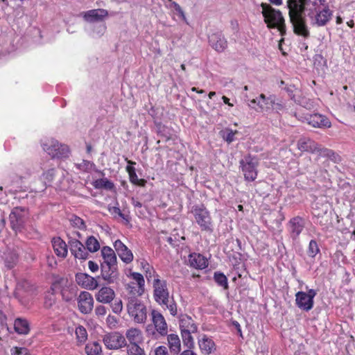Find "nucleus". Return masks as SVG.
Listing matches in <instances>:
<instances>
[{"label": "nucleus", "instance_id": "nucleus-64", "mask_svg": "<svg viewBox=\"0 0 355 355\" xmlns=\"http://www.w3.org/2000/svg\"><path fill=\"white\" fill-rule=\"evenodd\" d=\"M269 1L272 3V4H275L276 6H279L282 3V0H269Z\"/></svg>", "mask_w": 355, "mask_h": 355}, {"label": "nucleus", "instance_id": "nucleus-20", "mask_svg": "<svg viewBox=\"0 0 355 355\" xmlns=\"http://www.w3.org/2000/svg\"><path fill=\"white\" fill-rule=\"evenodd\" d=\"M209 42L211 47L218 52H223L227 46L225 37L220 33L211 34L209 37Z\"/></svg>", "mask_w": 355, "mask_h": 355}, {"label": "nucleus", "instance_id": "nucleus-48", "mask_svg": "<svg viewBox=\"0 0 355 355\" xmlns=\"http://www.w3.org/2000/svg\"><path fill=\"white\" fill-rule=\"evenodd\" d=\"M161 305L166 306L172 315L174 316L177 314V305L173 300H171L169 299L166 304H163Z\"/></svg>", "mask_w": 355, "mask_h": 355}, {"label": "nucleus", "instance_id": "nucleus-27", "mask_svg": "<svg viewBox=\"0 0 355 355\" xmlns=\"http://www.w3.org/2000/svg\"><path fill=\"white\" fill-rule=\"evenodd\" d=\"M304 227L303 218L297 216L289 221V229L293 238H297L301 234Z\"/></svg>", "mask_w": 355, "mask_h": 355}, {"label": "nucleus", "instance_id": "nucleus-29", "mask_svg": "<svg viewBox=\"0 0 355 355\" xmlns=\"http://www.w3.org/2000/svg\"><path fill=\"white\" fill-rule=\"evenodd\" d=\"M198 345L205 354H209L216 350V345L214 340L206 335H202L198 340Z\"/></svg>", "mask_w": 355, "mask_h": 355}, {"label": "nucleus", "instance_id": "nucleus-30", "mask_svg": "<svg viewBox=\"0 0 355 355\" xmlns=\"http://www.w3.org/2000/svg\"><path fill=\"white\" fill-rule=\"evenodd\" d=\"M52 245L55 254L61 258H65L67 255V245L60 237H55L52 239Z\"/></svg>", "mask_w": 355, "mask_h": 355}, {"label": "nucleus", "instance_id": "nucleus-49", "mask_svg": "<svg viewBox=\"0 0 355 355\" xmlns=\"http://www.w3.org/2000/svg\"><path fill=\"white\" fill-rule=\"evenodd\" d=\"M112 309L114 313H120L123 309V302L121 300H115L112 304Z\"/></svg>", "mask_w": 355, "mask_h": 355}, {"label": "nucleus", "instance_id": "nucleus-25", "mask_svg": "<svg viewBox=\"0 0 355 355\" xmlns=\"http://www.w3.org/2000/svg\"><path fill=\"white\" fill-rule=\"evenodd\" d=\"M180 329L181 332L198 331V326L191 317L187 315H182L180 318Z\"/></svg>", "mask_w": 355, "mask_h": 355}, {"label": "nucleus", "instance_id": "nucleus-2", "mask_svg": "<svg viewBox=\"0 0 355 355\" xmlns=\"http://www.w3.org/2000/svg\"><path fill=\"white\" fill-rule=\"evenodd\" d=\"M261 6L264 21L268 27L277 28L283 34L285 32V24L284 19L280 11L274 9L268 3H262Z\"/></svg>", "mask_w": 355, "mask_h": 355}, {"label": "nucleus", "instance_id": "nucleus-14", "mask_svg": "<svg viewBox=\"0 0 355 355\" xmlns=\"http://www.w3.org/2000/svg\"><path fill=\"white\" fill-rule=\"evenodd\" d=\"M78 306L82 313H90L94 307V299L92 294L87 291L80 292L78 297Z\"/></svg>", "mask_w": 355, "mask_h": 355}, {"label": "nucleus", "instance_id": "nucleus-44", "mask_svg": "<svg viewBox=\"0 0 355 355\" xmlns=\"http://www.w3.org/2000/svg\"><path fill=\"white\" fill-rule=\"evenodd\" d=\"M69 221L72 226L80 230H84L86 227L84 220L77 216H72Z\"/></svg>", "mask_w": 355, "mask_h": 355}, {"label": "nucleus", "instance_id": "nucleus-32", "mask_svg": "<svg viewBox=\"0 0 355 355\" xmlns=\"http://www.w3.org/2000/svg\"><path fill=\"white\" fill-rule=\"evenodd\" d=\"M101 255L103 259L102 264L115 265L116 264V257L114 250L108 246H104L101 249Z\"/></svg>", "mask_w": 355, "mask_h": 355}, {"label": "nucleus", "instance_id": "nucleus-5", "mask_svg": "<svg viewBox=\"0 0 355 355\" xmlns=\"http://www.w3.org/2000/svg\"><path fill=\"white\" fill-rule=\"evenodd\" d=\"M192 212L201 230L212 233L214 231L213 223L208 210L204 206L196 207Z\"/></svg>", "mask_w": 355, "mask_h": 355}, {"label": "nucleus", "instance_id": "nucleus-33", "mask_svg": "<svg viewBox=\"0 0 355 355\" xmlns=\"http://www.w3.org/2000/svg\"><path fill=\"white\" fill-rule=\"evenodd\" d=\"M168 345L171 352L178 354L181 350V343L179 336L175 334H171L167 336Z\"/></svg>", "mask_w": 355, "mask_h": 355}, {"label": "nucleus", "instance_id": "nucleus-22", "mask_svg": "<svg viewBox=\"0 0 355 355\" xmlns=\"http://www.w3.org/2000/svg\"><path fill=\"white\" fill-rule=\"evenodd\" d=\"M162 1L165 7L171 11L173 19H175V16L177 15L179 19L187 23L184 12L178 3L173 0H162Z\"/></svg>", "mask_w": 355, "mask_h": 355}, {"label": "nucleus", "instance_id": "nucleus-18", "mask_svg": "<svg viewBox=\"0 0 355 355\" xmlns=\"http://www.w3.org/2000/svg\"><path fill=\"white\" fill-rule=\"evenodd\" d=\"M304 121L313 128H324L331 126L329 120L326 116L320 114L306 116Z\"/></svg>", "mask_w": 355, "mask_h": 355}, {"label": "nucleus", "instance_id": "nucleus-37", "mask_svg": "<svg viewBox=\"0 0 355 355\" xmlns=\"http://www.w3.org/2000/svg\"><path fill=\"white\" fill-rule=\"evenodd\" d=\"M101 351V346L97 342L88 343L85 346V352L87 355H100Z\"/></svg>", "mask_w": 355, "mask_h": 355}, {"label": "nucleus", "instance_id": "nucleus-3", "mask_svg": "<svg viewBox=\"0 0 355 355\" xmlns=\"http://www.w3.org/2000/svg\"><path fill=\"white\" fill-rule=\"evenodd\" d=\"M127 310L128 315L136 323L142 324L147 319V309L141 301L135 296L127 297Z\"/></svg>", "mask_w": 355, "mask_h": 355}, {"label": "nucleus", "instance_id": "nucleus-21", "mask_svg": "<svg viewBox=\"0 0 355 355\" xmlns=\"http://www.w3.org/2000/svg\"><path fill=\"white\" fill-rule=\"evenodd\" d=\"M114 297V291L109 286H103L95 294L96 301L103 304L110 303Z\"/></svg>", "mask_w": 355, "mask_h": 355}, {"label": "nucleus", "instance_id": "nucleus-15", "mask_svg": "<svg viewBox=\"0 0 355 355\" xmlns=\"http://www.w3.org/2000/svg\"><path fill=\"white\" fill-rule=\"evenodd\" d=\"M127 277L136 284V287H131V293L136 296H141L144 294L145 290V280L143 275L139 272L130 270L126 274Z\"/></svg>", "mask_w": 355, "mask_h": 355}, {"label": "nucleus", "instance_id": "nucleus-62", "mask_svg": "<svg viewBox=\"0 0 355 355\" xmlns=\"http://www.w3.org/2000/svg\"><path fill=\"white\" fill-rule=\"evenodd\" d=\"M282 108H283V105L281 103L275 102V105L273 106L272 110H275L277 112H279V111L282 110Z\"/></svg>", "mask_w": 355, "mask_h": 355}, {"label": "nucleus", "instance_id": "nucleus-8", "mask_svg": "<svg viewBox=\"0 0 355 355\" xmlns=\"http://www.w3.org/2000/svg\"><path fill=\"white\" fill-rule=\"evenodd\" d=\"M153 286L155 300L159 304H166L170 298L166 281L159 279V275H157V278L153 279Z\"/></svg>", "mask_w": 355, "mask_h": 355}, {"label": "nucleus", "instance_id": "nucleus-52", "mask_svg": "<svg viewBox=\"0 0 355 355\" xmlns=\"http://www.w3.org/2000/svg\"><path fill=\"white\" fill-rule=\"evenodd\" d=\"M114 247L117 253L119 252L120 251H125L126 249L128 248V247L125 245L120 240L115 241V242L114 243Z\"/></svg>", "mask_w": 355, "mask_h": 355}, {"label": "nucleus", "instance_id": "nucleus-9", "mask_svg": "<svg viewBox=\"0 0 355 355\" xmlns=\"http://www.w3.org/2000/svg\"><path fill=\"white\" fill-rule=\"evenodd\" d=\"M275 105V98L272 96L266 97L261 94L259 98L252 99L248 103V106L257 112H270Z\"/></svg>", "mask_w": 355, "mask_h": 355}, {"label": "nucleus", "instance_id": "nucleus-43", "mask_svg": "<svg viewBox=\"0 0 355 355\" xmlns=\"http://www.w3.org/2000/svg\"><path fill=\"white\" fill-rule=\"evenodd\" d=\"M117 254L121 259L126 263H129L133 260V254L128 248H127L125 251H120Z\"/></svg>", "mask_w": 355, "mask_h": 355}, {"label": "nucleus", "instance_id": "nucleus-55", "mask_svg": "<svg viewBox=\"0 0 355 355\" xmlns=\"http://www.w3.org/2000/svg\"><path fill=\"white\" fill-rule=\"evenodd\" d=\"M146 277L147 280L149 282L150 279L154 277V279L157 278V274L153 268H150L147 272H145Z\"/></svg>", "mask_w": 355, "mask_h": 355}, {"label": "nucleus", "instance_id": "nucleus-63", "mask_svg": "<svg viewBox=\"0 0 355 355\" xmlns=\"http://www.w3.org/2000/svg\"><path fill=\"white\" fill-rule=\"evenodd\" d=\"M180 355H196V354L191 350V349H188L187 350H184Z\"/></svg>", "mask_w": 355, "mask_h": 355}, {"label": "nucleus", "instance_id": "nucleus-16", "mask_svg": "<svg viewBox=\"0 0 355 355\" xmlns=\"http://www.w3.org/2000/svg\"><path fill=\"white\" fill-rule=\"evenodd\" d=\"M151 316L157 333L162 336H166L168 333V325L164 317L156 310L152 311Z\"/></svg>", "mask_w": 355, "mask_h": 355}, {"label": "nucleus", "instance_id": "nucleus-50", "mask_svg": "<svg viewBox=\"0 0 355 355\" xmlns=\"http://www.w3.org/2000/svg\"><path fill=\"white\" fill-rule=\"evenodd\" d=\"M298 103L302 106H303L304 107H305L308 110H311V109L313 108V107H314L313 102L311 100L306 98H302L300 101H298Z\"/></svg>", "mask_w": 355, "mask_h": 355}, {"label": "nucleus", "instance_id": "nucleus-38", "mask_svg": "<svg viewBox=\"0 0 355 355\" xmlns=\"http://www.w3.org/2000/svg\"><path fill=\"white\" fill-rule=\"evenodd\" d=\"M193 332H181L182 342L184 346L188 349H192L194 347V340L191 334Z\"/></svg>", "mask_w": 355, "mask_h": 355}, {"label": "nucleus", "instance_id": "nucleus-42", "mask_svg": "<svg viewBox=\"0 0 355 355\" xmlns=\"http://www.w3.org/2000/svg\"><path fill=\"white\" fill-rule=\"evenodd\" d=\"M214 280L219 286L223 287L224 289L228 288L227 279L223 273L215 272Z\"/></svg>", "mask_w": 355, "mask_h": 355}, {"label": "nucleus", "instance_id": "nucleus-60", "mask_svg": "<svg viewBox=\"0 0 355 355\" xmlns=\"http://www.w3.org/2000/svg\"><path fill=\"white\" fill-rule=\"evenodd\" d=\"M141 268L144 270V272H147V270H148L150 268H153L147 261H142L141 263Z\"/></svg>", "mask_w": 355, "mask_h": 355}, {"label": "nucleus", "instance_id": "nucleus-19", "mask_svg": "<svg viewBox=\"0 0 355 355\" xmlns=\"http://www.w3.org/2000/svg\"><path fill=\"white\" fill-rule=\"evenodd\" d=\"M41 169L42 170V173L40 176L41 180L44 182V185H49L55 176V169L53 167L51 160L49 159L48 162L42 163Z\"/></svg>", "mask_w": 355, "mask_h": 355}, {"label": "nucleus", "instance_id": "nucleus-10", "mask_svg": "<svg viewBox=\"0 0 355 355\" xmlns=\"http://www.w3.org/2000/svg\"><path fill=\"white\" fill-rule=\"evenodd\" d=\"M317 293L313 289H309L307 293L299 291L295 294V304L300 309L309 311L313 307V299Z\"/></svg>", "mask_w": 355, "mask_h": 355}, {"label": "nucleus", "instance_id": "nucleus-17", "mask_svg": "<svg viewBox=\"0 0 355 355\" xmlns=\"http://www.w3.org/2000/svg\"><path fill=\"white\" fill-rule=\"evenodd\" d=\"M76 281L79 286L89 291L96 289L99 285L96 278L86 273L77 274L76 275Z\"/></svg>", "mask_w": 355, "mask_h": 355}, {"label": "nucleus", "instance_id": "nucleus-31", "mask_svg": "<svg viewBox=\"0 0 355 355\" xmlns=\"http://www.w3.org/2000/svg\"><path fill=\"white\" fill-rule=\"evenodd\" d=\"M297 148L301 151L315 152L319 150L318 145L307 137L300 138L297 141Z\"/></svg>", "mask_w": 355, "mask_h": 355}, {"label": "nucleus", "instance_id": "nucleus-46", "mask_svg": "<svg viewBox=\"0 0 355 355\" xmlns=\"http://www.w3.org/2000/svg\"><path fill=\"white\" fill-rule=\"evenodd\" d=\"M10 355H30V352L26 347H13L10 349Z\"/></svg>", "mask_w": 355, "mask_h": 355}, {"label": "nucleus", "instance_id": "nucleus-6", "mask_svg": "<svg viewBox=\"0 0 355 355\" xmlns=\"http://www.w3.org/2000/svg\"><path fill=\"white\" fill-rule=\"evenodd\" d=\"M258 159L250 155L245 157L240 161V166L246 181L253 182L258 174Z\"/></svg>", "mask_w": 355, "mask_h": 355}, {"label": "nucleus", "instance_id": "nucleus-54", "mask_svg": "<svg viewBox=\"0 0 355 355\" xmlns=\"http://www.w3.org/2000/svg\"><path fill=\"white\" fill-rule=\"evenodd\" d=\"M107 309L103 305H98L95 309V313L98 316H104L106 314Z\"/></svg>", "mask_w": 355, "mask_h": 355}, {"label": "nucleus", "instance_id": "nucleus-4", "mask_svg": "<svg viewBox=\"0 0 355 355\" xmlns=\"http://www.w3.org/2000/svg\"><path fill=\"white\" fill-rule=\"evenodd\" d=\"M42 147L52 158H65L69 154V149L67 145L62 144L53 138L44 139L42 142Z\"/></svg>", "mask_w": 355, "mask_h": 355}, {"label": "nucleus", "instance_id": "nucleus-28", "mask_svg": "<svg viewBox=\"0 0 355 355\" xmlns=\"http://www.w3.org/2000/svg\"><path fill=\"white\" fill-rule=\"evenodd\" d=\"M126 161L128 162V166L125 169L128 173L130 182L133 184L144 187L146 181L144 179H139L136 173L135 168L133 166L136 163L131 160H128V159H126Z\"/></svg>", "mask_w": 355, "mask_h": 355}, {"label": "nucleus", "instance_id": "nucleus-35", "mask_svg": "<svg viewBox=\"0 0 355 355\" xmlns=\"http://www.w3.org/2000/svg\"><path fill=\"white\" fill-rule=\"evenodd\" d=\"M85 247L88 252L94 253L100 250L101 245L96 237L90 236L85 241Z\"/></svg>", "mask_w": 355, "mask_h": 355}, {"label": "nucleus", "instance_id": "nucleus-1", "mask_svg": "<svg viewBox=\"0 0 355 355\" xmlns=\"http://www.w3.org/2000/svg\"><path fill=\"white\" fill-rule=\"evenodd\" d=\"M287 5L294 32L304 37L309 35L305 17L312 26L318 27L325 26L332 17L326 0H287Z\"/></svg>", "mask_w": 355, "mask_h": 355}, {"label": "nucleus", "instance_id": "nucleus-34", "mask_svg": "<svg viewBox=\"0 0 355 355\" xmlns=\"http://www.w3.org/2000/svg\"><path fill=\"white\" fill-rule=\"evenodd\" d=\"M15 330L19 334H27L30 331L28 322L22 318H17L14 324Z\"/></svg>", "mask_w": 355, "mask_h": 355}, {"label": "nucleus", "instance_id": "nucleus-40", "mask_svg": "<svg viewBox=\"0 0 355 355\" xmlns=\"http://www.w3.org/2000/svg\"><path fill=\"white\" fill-rule=\"evenodd\" d=\"M75 333L77 341L80 344L85 343L87 339V332L85 327L83 326H78L76 327Z\"/></svg>", "mask_w": 355, "mask_h": 355}, {"label": "nucleus", "instance_id": "nucleus-7", "mask_svg": "<svg viewBox=\"0 0 355 355\" xmlns=\"http://www.w3.org/2000/svg\"><path fill=\"white\" fill-rule=\"evenodd\" d=\"M28 210L24 207L13 208L9 216L11 228L16 232L21 231L28 218Z\"/></svg>", "mask_w": 355, "mask_h": 355}, {"label": "nucleus", "instance_id": "nucleus-57", "mask_svg": "<svg viewBox=\"0 0 355 355\" xmlns=\"http://www.w3.org/2000/svg\"><path fill=\"white\" fill-rule=\"evenodd\" d=\"M129 286H131V287H136V284L135 283V282H132V280L126 285L125 286V289H126V291H127V295H126V297L128 296H135V297H138L139 296H136V295H132L131 293V288H129Z\"/></svg>", "mask_w": 355, "mask_h": 355}, {"label": "nucleus", "instance_id": "nucleus-41", "mask_svg": "<svg viewBox=\"0 0 355 355\" xmlns=\"http://www.w3.org/2000/svg\"><path fill=\"white\" fill-rule=\"evenodd\" d=\"M127 355H146L145 351L139 345H126Z\"/></svg>", "mask_w": 355, "mask_h": 355}, {"label": "nucleus", "instance_id": "nucleus-58", "mask_svg": "<svg viewBox=\"0 0 355 355\" xmlns=\"http://www.w3.org/2000/svg\"><path fill=\"white\" fill-rule=\"evenodd\" d=\"M106 320L107 324L111 327H115L116 324H117V320L116 318L112 315H108Z\"/></svg>", "mask_w": 355, "mask_h": 355}, {"label": "nucleus", "instance_id": "nucleus-12", "mask_svg": "<svg viewBox=\"0 0 355 355\" xmlns=\"http://www.w3.org/2000/svg\"><path fill=\"white\" fill-rule=\"evenodd\" d=\"M68 245L71 254L75 259L85 261L89 257V252L86 247L78 239L69 238Z\"/></svg>", "mask_w": 355, "mask_h": 355}, {"label": "nucleus", "instance_id": "nucleus-47", "mask_svg": "<svg viewBox=\"0 0 355 355\" xmlns=\"http://www.w3.org/2000/svg\"><path fill=\"white\" fill-rule=\"evenodd\" d=\"M17 256L15 254H12L6 258L5 263L7 268H12L17 262Z\"/></svg>", "mask_w": 355, "mask_h": 355}, {"label": "nucleus", "instance_id": "nucleus-61", "mask_svg": "<svg viewBox=\"0 0 355 355\" xmlns=\"http://www.w3.org/2000/svg\"><path fill=\"white\" fill-rule=\"evenodd\" d=\"M222 100L224 102V103H225L228 106H230V107H233L234 106V104L230 103V99L227 96H222Z\"/></svg>", "mask_w": 355, "mask_h": 355}, {"label": "nucleus", "instance_id": "nucleus-24", "mask_svg": "<svg viewBox=\"0 0 355 355\" xmlns=\"http://www.w3.org/2000/svg\"><path fill=\"white\" fill-rule=\"evenodd\" d=\"M189 265L196 269H204L207 267V259L199 253H191L188 259Z\"/></svg>", "mask_w": 355, "mask_h": 355}, {"label": "nucleus", "instance_id": "nucleus-23", "mask_svg": "<svg viewBox=\"0 0 355 355\" xmlns=\"http://www.w3.org/2000/svg\"><path fill=\"white\" fill-rule=\"evenodd\" d=\"M108 15V12L105 9H94L83 13V18L87 22H96L102 21Z\"/></svg>", "mask_w": 355, "mask_h": 355}, {"label": "nucleus", "instance_id": "nucleus-26", "mask_svg": "<svg viewBox=\"0 0 355 355\" xmlns=\"http://www.w3.org/2000/svg\"><path fill=\"white\" fill-rule=\"evenodd\" d=\"M125 338L129 342L128 345H139L144 340L142 331L137 328L128 329L125 332Z\"/></svg>", "mask_w": 355, "mask_h": 355}, {"label": "nucleus", "instance_id": "nucleus-39", "mask_svg": "<svg viewBox=\"0 0 355 355\" xmlns=\"http://www.w3.org/2000/svg\"><path fill=\"white\" fill-rule=\"evenodd\" d=\"M238 133L237 130H232L230 128H226L220 132V135L223 139L228 144L232 143L234 141V136Z\"/></svg>", "mask_w": 355, "mask_h": 355}, {"label": "nucleus", "instance_id": "nucleus-51", "mask_svg": "<svg viewBox=\"0 0 355 355\" xmlns=\"http://www.w3.org/2000/svg\"><path fill=\"white\" fill-rule=\"evenodd\" d=\"M155 355H169L166 347L160 345L156 347L154 350Z\"/></svg>", "mask_w": 355, "mask_h": 355}, {"label": "nucleus", "instance_id": "nucleus-13", "mask_svg": "<svg viewBox=\"0 0 355 355\" xmlns=\"http://www.w3.org/2000/svg\"><path fill=\"white\" fill-rule=\"evenodd\" d=\"M101 275L102 279L107 284H114L119 279V271L116 264H101Z\"/></svg>", "mask_w": 355, "mask_h": 355}, {"label": "nucleus", "instance_id": "nucleus-53", "mask_svg": "<svg viewBox=\"0 0 355 355\" xmlns=\"http://www.w3.org/2000/svg\"><path fill=\"white\" fill-rule=\"evenodd\" d=\"M55 297L53 294L51 293L49 296L46 297L44 304L46 308H50L55 304Z\"/></svg>", "mask_w": 355, "mask_h": 355}, {"label": "nucleus", "instance_id": "nucleus-56", "mask_svg": "<svg viewBox=\"0 0 355 355\" xmlns=\"http://www.w3.org/2000/svg\"><path fill=\"white\" fill-rule=\"evenodd\" d=\"M146 277L147 280L149 282L150 279L154 277V279L157 278V274L153 268H150L147 272H145Z\"/></svg>", "mask_w": 355, "mask_h": 355}, {"label": "nucleus", "instance_id": "nucleus-45", "mask_svg": "<svg viewBox=\"0 0 355 355\" xmlns=\"http://www.w3.org/2000/svg\"><path fill=\"white\" fill-rule=\"evenodd\" d=\"M320 252L319 247L317 242L315 240H311L309 242L308 248V254L309 257L313 258Z\"/></svg>", "mask_w": 355, "mask_h": 355}, {"label": "nucleus", "instance_id": "nucleus-59", "mask_svg": "<svg viewBox=\"0 0 355 355\" xmlns=\"http://www.w3.org/2000/svg\"><path fill=\"white\" fill-rule=\"evenodd\" d=\"M88 267L89 269L93 272H97L98 270V265L92 261H89L88 262Z\"/></svg>", "mask_w": 355, "mask_h": 355}, {"label": "nucleus", "instance_id": "nucleus-11", "mask_svg": "<svg viewBox=\"0 0 355 355\" xmlns=\"http://www.w3.org/2000/svg\"><path fill=\"white\" fill-rule=\"evenodd\" d=\"M103 340L109 349H119L127 345L125 338L119 332L105 334Z\"/></svg>", "mask_w": 355, "mask_h": 355}, {"label": "nucleus", "instance_id": "nucleus-36", "mask_svg": "<svg viewBox=\"0 0 355 355\" xmlns=\"http://www.w3.org/2000/svg\"><path fill=\"white\" fill-rule=\"evenodd\" d=\"M94 187L98 189H105L109 191H112L114 189V183L107 178H101L95 180Z\"/></svg>", "mask_w": 355, "mask_h": 355}]
</instances>
